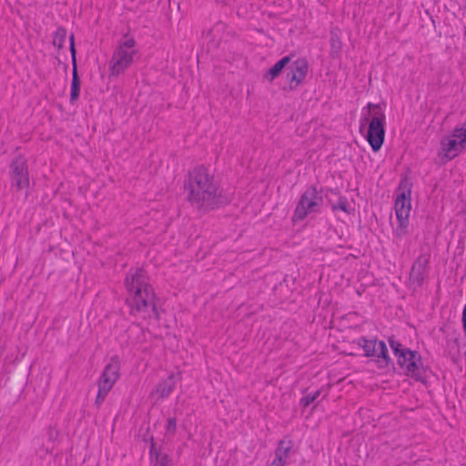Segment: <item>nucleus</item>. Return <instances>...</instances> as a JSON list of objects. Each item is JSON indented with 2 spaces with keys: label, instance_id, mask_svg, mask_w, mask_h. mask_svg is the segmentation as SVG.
Instances as JSON below:
<instances>
[{
  "label": "nucleus",
  "instance_id": "9d476101",
  "mask_svg": "<svg viewBox=\"0 0 466 466\" xmlns=\"http://www.w3.org/2000/svg\"><path fill=\"white\" fill-rule=\"evenodd\" d=\"M309 71V64L305 58H298L289 67L286 79L290 90L296 89L304 81Z\"/></svg>",
  "mask_w": 466,
  "mask_h": 466
},
{
  "label": "nucleus",
  "instance_id": "1a4fd4ad",
  "mask_svg": "<svg viewBox=\"0 0 466 466\" xmlns=\"http://www.w3.org/2000/svg\"><path fill=\"white\" fill-rule=\"evenodd\" d=\"M9 178L11 187L20 191L29 187V170L26 158L16 155L9 164Z\"/></svg>",
  "mask_w": 466,
  "mask_h": 466
},
{
  "label": "nucleus",
  "instance_id": "a211bd4d",
  "mask_svg": "<svg viewBox=\"0 0 466 466\" xmlns=\"http://www.w3.org/2000/svg\"><path fill=\"white\" fill-rule=\"evenodd\" d=\"M290 62L289 56H284L280 60H279L265 74L264 77L268 82H273L275 78H277L285 66Z\"/></svg>",
  "mask_w": 466,
  "mask_h": 466
},
{
  "label": "nucleus",
  "instance_id": "2eb2a0df",
  "mask_svg": "<svg viewBox=\"0 0 466 466\" xmlns=\"http://www.w3.org/2000/svg\"><path fill=\"white\" fill-rule=\"evenodd\" d=\"M376 357V363L379 369H386L390 365H393L391 359L388 353V348L384 341H380Z\"/></svg>",
  "mask_w": 466,
  "mask_h": 466
},
{
  "label": "nucleus",
  "instance_id": "393cba45",
  "mask_svg": "<svg viewBox=\"0 0 466 466\" xmlns=\"http://www.w3.org/2000/svg\"><path fill=\"white\" fill-rule=\"evenodd\" d=\"M330 41L332 49H340L341 42L339 41L338 36L332 35Z\"/></svg>",
  "mask_w": 466,
  "mask_h": 466
},
{
  "label": "nucleus",
  "instance_id": "9b49d317",
  "mask_svg": "<svg viewBox=\"0 0 466 466\" xmlns=\"http://www.w3.org/2000/svg\"><path fill=\"white\" fill-rule=\"evenodd\" d=\"M429 262L430 255L421 254L416 258L411 267L410 272V280L416 284L418 287H420L424 282V279L428 274Z\"/></svg>",
  "mask_w": 466,
  "mask_h": 466
},
{
  "label": "nucleus",
  "instance_id": "cd10ccee",
  "mask_svg": "<svg viewBox=\"0 0 466 466\" xmlns=\"http://www.w3.org/2000/svg\"><path fill=\"white\" fill-rule=\"evenodd\" d=\"M462 127L465 128L466 130V121L462 124Z\"/></svg>",
  "mask_w": 466,
  "mask_h": 466
},
{
  "label": "nucleus",
  "instance_id": "6e6552de",
  "mask_svg": "<svg viewBox=\"0 0 466 466\" xmlns=\"http://www.w3.org/2000/svg\"><path fill=\"white\" fill-rule=\"evenodd\" d=\"M120 362L117 356L110 359L101 373L98 381V391L96 399V405L99 407L105 400L108 392L119 379Z\"/></svg>",
  "mask_w": 466,
  "mask_h": 466
},
{
  "label": "nucleus",
  "instance_id": "f257e3e1",
  "mask_svg": "<svg viewBox=\"0 0 466 466\" xmlns=\"http://www.w3.org/2000/svg\"><path fill=\"white\" fill-rule=\"evenodd\" d=\"M184 187L187 201L197 209L209 211L218 207L221 196L219 183L204 165L188 171Z\"/></svg>",
  "mask_w": 466,
  "mask_h": 466
},
{
  "label": "nucleus",
  "instance_id": "0eeeda50",
  "mask_svg": "<svg viewBox=\"0 0 466 466\" xmlns=\"http://www.w3.org/2000/svg\"><path fill=\"white\" fill-rule=\"evenodd\" d=\"M323 204V197L312 185L306 188L294 209L292 222H301L309 215L319 213Z\"/></svg>",
  "mask_w": 466,
  "mask_h": 466
},
{
  "label": "nucleus",
  "instance_id": "4468645a",
  "mask_svg": "<svg viewBox=\"0 0 466 466\" xmlns=\"http://www.w3.org/2000/svg\"><path fill=\"white\" fill-rule=\"evenodd\" d=\"M176 387L175 374L170 373L168 377L157 385L155 393L161 399H167L172 393Z\"/></svg>",
  "mask_w": 466,
  "mask_h": 466
},
{
  "label": "nucleus",
  "instance_id": "a878e982",
  "mask_svg": "<svg viewBox=\"0 0 466 466\" xmlns=\"http://www.w3.org/2000/svg\"><path fill=\"white\" fill-rule=\"evenodd\" d=\"M286 462V459L275 456V459L273 460L271 466H285Z\"/></svg>",
  "mask_w": 466,
  "mask_h": 466
},
{
  "label": "nucleus",
  "instance_id": "dca6fc26",
  "mask_svg": "<svg viewBox=\"0 0 466 466\" xmlns=\"http://www.w3.org/2000/svg\"><path fill=\"white\" fill-rule=\"evenodd\" d=\"M150 459L155 466H172V462L168 455L162 452L161 450L157 449L154 443H152L150 449Z\"/></svg>",
  "mask_w": 466,
  "mask_h": 466
},
{
  "label": "nucleus",
  "instance_id": "39448f33",
  "mask_svg": "<svg viewBox=\"0 0 466 466\" xmlns=\"http://www.w3.org/2000/svg\"><path fill=\"white\" fill-rule=\"evenodd\" d=\"M412 183L408 177H401L397 187L395 213L398 224L394 229L397 238H401L408 234L409 218L411 209Z\"/></svg>",
  "mask_w": 466,
  "mask_h": 466
},
{
  "label": "nucleus",
  "instance_id": "7ed1b4c3",
  "mask_svg": "<svg viewBox=\"0 0 466 466\" xmlns=\"http://www.w3.org/2000/svg\"><path fill=\"white\" fill-rule=\"evenodd\" d=\"M140 48L135 36L129 32L125 33L114 46L108 63V71L111 76H118L128 70L140 59Z\"/></svg>",
  "mask_w": 466,
  "mask_h": 466
},
{
  "label": "nucleus",
  "instance_id": "412c9836",
  "mask_svg": "<svg viewBox=\"0 0 466 466\" xmlns=\"http://www.w3.org/2000/svg\"><path fill=\"white\" fill-rule=\"evenodd\" d=\"M321 394V390H318L315 392H311L300 399L299 404L303 408H307L309 405L313 403Z\"/></svg>",
  "mask_w": 466,
  "mask_h": 466
},
{
  "label": "nucleus",
  "instance_id": "20e7f679",
  "mask_svg": "<svg viewBox=\"0 0 466 466\" xmlns=\"http://www.w3.org/2000/svg\"><path fill=\"white\" fill-rule=\"evenodd\" d=\"M360 131L368 125L366 138L374 152L380 149L385 137L386 116L380 104L368 103L362 108L360 120Z\"/></svg>",
  "mask_w": 466,
  "mask_h": 466
},
{
  "label": "nucleus",
  "instance_id": "423d86ee",
  "mask_svg": "<svg viewBox=\"0 0 466 466\" xmlns=\"http://www.w3.org/2000/svg\"><path fill=\"white\" fill-rule=\"evenodd\" d=\"M388 342L404 373L416 380H422L425 370L420 354L404 347L394 337H390Z\"/></svg>",
  "mask_w": 466,
  "mask_h": 466
},
{
  "label": "nucleus",
  "instance_id": "b1692460",
  "mask_svg": "<svg viewBox=\"0 0 466 466\" xmlns=\"http://www.w3.org/2000/svg\"><path fill=\"white\" fill-rule=\"evenodd\" d=\"M177 431L176 418H168L166 424V434L173 437Z\"/></svg>",
  "mask_w": 466,
  "mask_h": 466
},
{
  "label": "nucleus",
  "instance_id": "ddd939ff",
  "mask_svg": "<svg viewBox=\"0 0 466 466\" xmlns=\"http://www.w3.org/2000/svg\"><path fill=\"white\" fill-rule=\"evenodd\" d=\"M465 148V145L461 144L457 139H451V137H444L441 141V149L442 157L447 160H451L457 157L462 149Z\"/></svg>",
  "mask_w": 466,
  "mask_h": 466
},
{
  "label": "nucleus",
  "instance_id": "bb28decb",
  "mask_svg": "<svg viewBox=\"0 0 466 466\" xmlns=\"http://www.w3.org/2000/svg\"><path fill=\"white\" fill-rule=\"evenodd\" d=\"M462 327L464 332L466 333V305L464 306L462 310Z\"/></svg>",
  "mask_w": 466,
  "mask_h": 466
},
{
  "label": "nucleus",
  "instance_id": "f8f14e48",
  "mask_svg": "<svg viewBox=\"0 0 466 466\" xmlns=\"http://www.w3.org/2000/svg\"><path fill=\"white\" fill-rule=\"evenodd\" d=\"M70 52L73 59V73H72V83L70 90V102L74 104L79 97L81 81L77 74V68L76 64V48L74 46V35H70Z\"/></svg>",
  "mask_w": 466,
  "mask_h": 466
},
{
  "label": "nucleus",
  "instance_id": "5701e85b",
  "mask_svg": "<svg viewBox=\"0 0 466 466\" xmlns=\"http://www.w3.org/2000/svg\"><path fill=\"white\" fill-rule=\"evenodd\" d=\"M450 137H451V139H457L461 144L466 146V130L462 126L455 127Z\"/></svg>",
  "mask_w": 466,
  "mask_h": 466
},
{
  "label": "nucleus",
  "instance_id": "f03ea898",
  "mask_svg": "<svg viewBox=\"0 0 466 466\" xmlns=\"http://www.w3.org/2000/svg\"><path fill=\"white\" fill-rule=\"evenodd\" d=\"M125 286L127 291V304L130 308V314L140 315L143 319H158L160 318L155 304L154 289L143 268H130L125 279Z\"/></svg>",
  "mask_w": 466,
  "mask_h": 466
},
{
  "label": "nucleus",
  "instance_id": "f3484780",
  "mask_svg": "<svg viewBox=\"0 0 466 466\" xmlns=\"http://www.w3.org/2000/svg\"><path fill=\"white\" fill-rule=\"evenodd\" d=\"M378 339H368L366 337H360L357 340V344L364 350L366 357H374L377 355L379 343Z\"/></svg>",
  "mask_w": 466,
  "mask_h": 466
},
{
  "label": "nucleus",
  "instance_id": "6ab92c4d",
  "mask_svg": "<svg viewBox=\"0 0 466 466\" xmlns=\"http://www.w3.org/2000/svg\"><path fill=\"white\" fill-rule=\"evenodd\" d=\"M293 447L291 441L281 440L275 451V456L288 459L289 452Z\"/></svg>",
  "mask_w": 466,
  "mask_h": 466
},
{
  "label": "nucleus",
  "instance_id": "aec40b11",
  "mask_svg": "<svg viewBox=\"0 0 466 466\" xmlns=\"http://www.w3.org/2000/svg\"><path fill=\"white\" fill-rule=\"evenodd\" d=\"M67 37V33L66 28L64 27H58L53 35V45L56 46L58 50L62 49L66 40Z\"/></svg>",
  "mask_w": 466,
  "mask_h": 466
},
{
  "label": "nucleus",
  "instance_id": "4be33fe9",
  "mask_svg": "<svg viewBox=\"0 0 466 466\" xmlns=\"http://www.w3.org/2000/svg\"><path fill=\"white\" fill-rule=\"evenodd\" d=\"M333 210L339 209L347 214H350V203L346 197L340 196L337 204L332 206Z\"/></svg>",
  "mask_w": 466,
  "mask_h": 466
}]
</instances>
